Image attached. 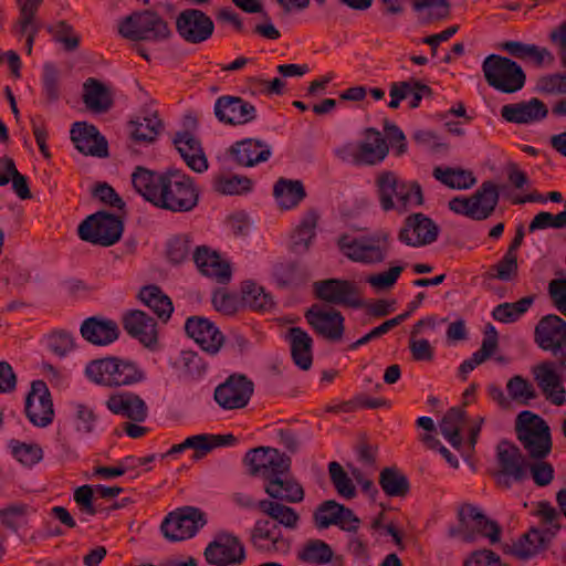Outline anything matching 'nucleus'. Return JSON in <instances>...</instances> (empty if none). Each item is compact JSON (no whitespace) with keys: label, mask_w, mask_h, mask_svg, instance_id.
I'll use <instances>...</instances> for the list:
<instances>
[{"label":"nucleus","mask_w":566,"mask_h":566,"mask_svg":"<svg viewBox=\"0 0 566 566\" xmlns=\"http://www.w3.org/2000/svg\"><path fill=\"white\" fill-rule=\"evenodd\" d=\"M134 189L155 207L171 212H189L198 202L200 190L195 180L178 169L165 172L142 166L132 174Z\"/></svg>","instance_id":"obj_1"},{"label":"nucleus","mask_w":566,"mask_h":566,"mask_svg":"<svg viewBox=\"0 0 566 566\" xmlns=\"http://www.w3.org/2000/svg\"><path fill=\"white\" fill-rule=\"evenodd\" d=\"M376 193L385 212L396 210L405 213L423 205V192L418 181L400 179L391 170H382L375 178Z\"/></svg>","instance_id":"obj_2"},{"label":"nucleus","mask_w":566,"mask_h":566,"mask_svg":"<svg viewBox=\"0 0 566 566\" xmlns=\"http://www.w3.org/2000/svg\"><path fill=\"white\" fill-rule=\"evenodd\" d=\"M85 374L93 382L106 387L130 386L145 379V373L135 363L117 357L92 360Z\"/></svg>","instance_id":"obj_3"},{"label":"nucleus","mask_w":566,"mask_h":566,"mask_svg":"<svg viewBox=\"0 0 566 566\" xmlns=\"http://www.w3.org/2000/svg\"><path fill=\"white\" fill-rule=\"evenodd\" d=\"M515 430L528 460H543L551 453L553 446L551 430L538 415L528 410L520 412Z\"/></svg>","instance_id":"obj_4"},{"label":"nucleus","mask_w":566,"mask_h":566,"mask_svg":"<svg viewBox=\"0 0 566 566\" xmlns=\"http://www.w3.org/2000/svg\"><path fill=\"white\" fill-rule=\"evenodd\" d=\"M339 251L353 262L374 264L382 262L388 254L390 235L380 230L370 235L343 234L337 240Z\"/></svg>","instance_id":"obj_5"},{"label":"nucleus","mask_w":566,"mask_h":566,"mask_svg":"<svg viewBox=\"0 0 566 566\" xmlns=\"http://www.w3.org/2000/svg\"><path fill=\"white\" fill-rule=\"evenodd\" d=\"M118 33L130 41L159 42L170 38L168 23L155 11H135L118 23Z\"/></svg>","instance_id":"obj_6"},{"label":"nucleus","mask_w":566,"mask_h":566,"mask_svg":"<svg viewBox=\"0 0 566 566\" xmlns=\"http://www.w3.org/2000/svg\"><path fill=\"white\" fill-rule=\"evenodd\" d=\"M458 526L448 531L450 537H460L464 542H473L478 535L488 537L491 543L500 541V525L489 520L476 506L463 504L458 511Z\"/></svg>","instance_id":"obj_7"},{"label":"nucleus","mask_w":566,"mask_h":566,"mask_svg":"<svg viewBox=\"0 0 566 566\" xmlns=\"http://www.w3.org/2000/svg\"><path fill=\"white\" fill-rule=\"evenodd\" d=\"M485 81L493 88L503 93H515L525 84V73L513 60L491 54L482 63Z\"/></svg>","instance_id":"obj_8"},{"label":"nucleus","mask_w":566,"mask_h":566,"mask_svg":"<svg viewBox=\"0 0 566 566\" xmlns=\"http://www.w3.org/2000/svg\"><path fill=\"white\" fill-rule=\"evenodd\" d=\"M534 340L556 358L560 371L566 373V321L555 314L543 316L535 326Z\"/></svg>","instance_id":"obj_9"},{"label":"nucleus","mask_w":566,"mask_h":566,"mask_svg":"<svg viewBox=\"0 0 566 566\" xmlns=\"http://www.w3.org/2000/svg\"><path fill=\"white\" fill-rule=\"evenodd\" d=\"M124 230L123 221L106 211L88 216L77 229L78 237L86 242L111 247L119 241Z\"/></svg>","instance_id":"obj_10"},{"label":"nucleus","mask_w":566,"mask_h":566,"mask_svg":"<svg viewBox=\"0 0 566 566\" xmlns=\"http://www.w3.org/2000/svg\"><path fill=\"white\" fill-rule=\"evenodd\" d=\"M249 468V474L261 476L265 482L291 471L292 460L285 453L271 447H258L249 450L243 459Z\"/></svg>","instance_id":"obj_11"},{"label":"nucleus","mask_w":566,"mask_h":566,"mask_svg":"<svg viewBox=\"0 0 566 566\" xmlns=\"http://www.w3.org/2000/svg\"><path fill=\"white\" fill-rule=\"evenodd\" d=\"M206 524L205 514L197 507L184 506L170 512L161 523L164 536L172 542L188 539Z\"/></svg>","instance_id":"obj_12"},{"label":"nucleus","mask_w":566,"mask_h":566,"mask_svg":"<svg viewBox=\"0 0 566 566\" xmlns=\"http://www.w3.org/2000/svg\"><path fill=\"white\" fill-rule=\"evenodd\" d=\"M557 361L543 360L532 367L533 379L543 397L554 406L566 403V388Z\"/></svg>","instance_id":"obj_13"},{"label":"nucleus","mask_w":566,"mask_h":566,"mask_svg":"<svg viewBox=\"0 0 566 566\" xmlns=\"http://www.w3.org/2000/svg\"><path fill=\"white\" fill-rule=\"evenodd\" d=\"M496 457L500 467L496 479L500 485L509 489L510 479L521 482L527 478L528 461L516 446L505 440L501 441L496 447Z\"/></svg>","instance_id":"obj_14"},{"label":"nucleus","mask_w":566,"mask_h":566,"mask_svg":"<svg viewBox=\"0 0 566 566\" xmlns=\"http://www.w3.org/2000/svg\"><path fill=\"white\" fill-rule=\"evenodd\" d=\"M254 385L244 375L232 374L214 389V400L224 410L244 408L253 395Z\"/></svg>","instance_id":"obj_15"},{"label":"nucleus","mask_w":566,"mask_h":566,"mask_svg":"<svg viewBox=\"0 0 566 566\" xmlns=\"http://www.w3.org/2000/svg\"><path fill=\"white\" fill-rule=\"evenodd\" d=\"M305 318L314 332L324 339L337 343L343 339L345 332V317L335 308H326L313 304L306 312Z\"/></svg>","instance_id":"obj_16"},{"label":"nucleus","mask_w":566,"mask_h":566,"mask_svg":"<svg viewBox=\"0 0 566 566\" xmlns=\"http://www.w3.org/2000/svg\"><path fill=\"white\" fill-rule=\"evenodd\" d=\"M313 286L316 297L326 303L353 308L364 306L358 287L352 281L327 279L315 282Z\"/></svg>","instance_id":"obj_17"},{"label":"nucleus","mask_w":566,"mask_h":566,"mask_svg":"<svg viewBox=\"0 0 566 566\" xmlns=\"http://www.w3.org/2000/svg\"><path fill=\"white\" fill-rule=\"evenodd\" d=\"M439 233V226L430 217L417 212L405 219L398 239L406 245L419 248L436 242Z\"/></svg>","instance_id":"obj_18"},{"label":"nucleus","mask_w":566,"mask_h":566,"mask_svg":"<svg viewBox=\"0 0 566 566\" xmlns=\"http://www.w3.org/2000/svg\"><path fill=\"white\" fill-rule=\"evenodd\" d=\"M176 30L186 42L199 44L211 38L214 23L203 11L186 9L176 19Z\"/></svg>","instance_id":"obj_19"},{"label":"nucleus","mask_w":566,"mask_h":566,"mask_svg":"<svg viewBox=\"0 0 566 566\" xmlns=\"http://www.w3.org/2000/svg\"><path fill=\"white\" fill-rule=\"evenodd\" d=\"M205 557L212 565H234L244 560L245 551L238 537L230 534H220L206 547Z\"/></svg>","instance_id":"obj_20"},{"label":"nucleus","mask_w":566,"mask_h":566,"mask_svg":"<svg viewBox=\"0 0 566 566\" xmlns=\"http://www.w3.org/2000/svg\"><path fill=\"white\" fill-rule=\"evenodd\" d=\"M213 111L218 120L227 125H245L256 118L255 106L239 96H220Z\"/></svg>","instance_id":"obj_21"},{"label":"nucleus","mask_w":566,"mask_h":566,"mask_svg":"<svg viewBox=\"0 0 566 566\" xmlns=\"http://www.w3.org/2000/svg\"><path fill=\"white\" fill-rule=\"evenodd\" d=\"M25 412L29 420L39 427H46L53 419V403L46 384L35 380L25 399Z\"/></svg>","instance_id":"obj_22"},{"label":"nucleus","mask_w":566,"mask_h":566,"mask_svg":"<svg viewBox=\"0 0 566 566\" xmlns=\"http://www.w3.org/2000/svg\"><path fill=\"white\" fill-rule=\"evenodd\" d=\"M185 331L205 352L212 355L220 350L224 342V337L218 327L202 316L187 318Z\"/></svg>","instance_id":"obj_23"},{"label":"nucleus","mask_w":566,"mask_h":566,"mask_svg":"<svg viewBox=\"0 0 566 566\" xmlns=\"http://www.w3.org/2000/svg\"><path fill=\"white\" fill-rule=\"evenodd\" d=\"M237 442V437L232 433L228 434H211L201 433L188 437L184 442L174 444L170 450L163 457L180 453L186 449H193V459L200 460L206 457L216 448L233 446Z\"/></svg>","instance_id":"obj_24"},{"label":"nucleus","mask_w":566,"mask_h":566,"mask_svg":"<svg viewBox=\"0 0 566 566\" xmlns=\"http://www.w3.org/2000/svg\"><path fill=\"white\" fill-rule=\"evenodd\" d=\"M251 543L255 549L265 553H285L290 542L283 537L277 524L259 520L251 531Z\"/></svg>","instance_id":"obj_25"},{"label":"nucleus","mask_w":566,"mask_h":566,"mask_svg":"<svg viewBox=\"0 0 566 566\" xmlns=\"http://www.w3.org/2000/svg\"><path fill=\"white\" fill-rule=\"evenodd\" d=\"M123 327L128 335L153 348L158 340L156 321L140 310H130L123 315Z\"/></svg>","instance_id":"obj_26"},{"label":"nucleus","mask_w":566,"mask_h":566,"mask_svg":"<svg viewBox=\"0 0 566 566\" xmlns=\"http://www.w3.org/2000/svg\"><path fill=\"white\" fill-rule=\"evenodd\" d=\"M71 139L76 149L84 155L101 158L108 156L107 142L93 125L75 123L71 129Z\"/></svg>","instance_id":"obj_27"},{"label":"nucleus","mask_w":566,"mask_h":566,"mask_svg":"<svg viewBox=\"0 0 566 566\" xmlns=\"http://www.w3.org/2000/svg\"><path fill=\"white\" fill-rule=\"evenodd\" d=\"M234 161L243 167H253L271 157V147L263 140L245 138L234 143L229 148Z\"/></svg>","instance_id":"obj_28"},{"label":"nucleus","mask_w":566,"mask_h":566,"mask_svg":"<svg viewBox=\"0 0 566 566\" xmlns=\"http://www.w3.org/2000/svg\"><path fill=\"white\" fill-rule=\"evenodd\" d=\"M172 142L178 153L191 170L202 174L208 169V159L201 144L191 133L178 132Z\"/></svg>","instance_id":"obj_29"},{"label":"nucleus","mask_w":566,"mask_h":566,"mask_svg":"<svg viewBox=\"0 0 566 566\" xmlns=\"http://www.w3.org/2000/svg\"><path fill=\"white\" fill-rule=\"evenodd\" d=\"M365 139L358 143V166H376L384 161L389 146L379 130L369 127L364 132Z\"/></svg>","instance_id":"obj_30"},{"label":"nucleus","mask_w":566,"mask_h":566,"mask_svg":"<svg viewBox=\"0 0 566 566\" xmlns=\"http://www.w3.org/2000/svg\"><path fill=\"white\" fill-rule=\"evenodd\" d=\"M548 114L546 105L538 98L527 102L506 104L501 108V116L509 123L530 124L544 119Z\"/></svg>","instance_id":"obj_31"},{"label":"nucleus","mask_w":566,"mask_h":566,"mask_svg":"<svg viewBox=\"0 0 566 566\" xmlns=\"http://www.w3.org/2000/svg\"><path fill=\"white\" fill-rule=\"evenodd\" d=\"M264 491L272 500L285 503H300L305 496L303 486L291 474V471L265 482Z\"/></svg>","instance_id":"obj_32"},{"label":"nucleus","mask_w":566,"mask_h":566,"mask_svg":"<svg viewBox=\"0 0 566 566\" xmlns=\"http://www.w3.org/2000/svg\"><path fill=\"white\" fill-rule=\"evenodd\" d=\"M106 406L113 413L126 417L134 422H143L148 415L146 402L139 396L128 391L112 395Z\"/></svg>","instance_id":"obj_33"},{"label":"nucleus","mask_w":566,"mask_h":566,"mask_svg":"<svg viewBox=\"0 0 566 566\" xmlns=\"http://www.w3.org/2000/svg\"><path fill=\"white\" fill-rule=\"evenodd\" d=\"M82 337L94 345H108L118 338L119 329L112 319L98 317L86 318L80 328Z\"/></svg>","instance_id":"obj_34"},{"label":"nucleus","mask_w":566,"mask_h":566,"mask_svg":"<svg viewBox=\"0 0 566 566\" xmlns=\"http://www.w3.org/2000/svg\"><path fill=\"white\" fill-rule=\"evenodd\" d=\"M193 261L203 275L212 277L219 283H227L230 281V265L208 248H197L193 253Z\"/></svg>","instance_id":"obj_35"},{"label":"nucleus","mask_w":566,"mask_h":566,"mask_svg":"<svg viewBox=\"0 0 566 566\" xmlns=\"http://www.w3.org/2000/svg\"><path fill=\"white\" fill-rule=\"evenodd\" d=\"M287 339L294 364L302 370H308L313 363L312 337L301 327H291L287 332Z\"/></svg>","instance_id":"obj_36"},{"label":"nucleus","mask_w":566,"mask_h":566,"mask_svg":"<svg viewBox=\"0 0 566 566\" xmlns=\"http://www.w3.org/2000/svg\"><path fill=\"white\" fill-rule=\"evenodd\" d=\"M83 102L94 113H106L113 106V95L104 83L90 77L83 84Z\"/></svg>","instance_id":"obj_37"},{"label":"nucleus","mask_w":566,"mask_h":566,"mask_svg":"<svg viewBox=\"0 0 566 566\" xmlns=\"http://www.w3.org/2000/svg\"><path fill=\"white\" fill-rule=\"evenodd\" d=\"M129 136L137 144H150L157 139L164 125L156 113L138 117L128 124Z\"/></svg>","instance_id":"obj_38"},{"label":"nucleus","mask_w":566,"mask_h":566,"mask_svg":"<svg viewBox=\"0 0 566 566\" xmlns=\"http://www.w3.org/2000/svg\"><path fill=\"white\" fill-rule=\"evenodd\" d=\"M139 300L148 306L163 322H167L174 306L170 297L166 295L158 286L148 285L144 286L138 294Z\"/></svg>","instance_id":"obj_39"},{"label":"nucleus","mask_w":566,"mask_h":566,"mask_svg":"<svg viewBox=\"0 0 566 566\" xmlns=\"http://www.w3.org/2000/svg\"><path fill=\"white\" fill-rule=\"evenodd\" d=\"M499 346V336L494 326L489 324L484 332V338L482 340L481 348L475 352L471 358L464 360L460 367L459 371L461 375L465 376L470 371H472L476 366L484 363L489 359L497 349Z\"/></svg>","instance_id":"obj_40"},{"label":"nucleus","mask_w":566,"mask_h":566,"mask_svg":"<svg viewBox=\"0 0 566 566\" xmlns=\"http://www.w3.org/2000/svg\"><path fill=\"white\" fill-rule=\"evenodd\" d=\"M379 485L390 497H405L410 491L408 478L396 467H386L380 471Z\"/></svg>","instance_id":"obj_41"},{"label":"nucleus","mask_w":566,"mask_h":566,"mask_svg":"<svg viewBox=\"0 0 566 566\" xmlns=\"http://www.w3.org/2000/svg\"><path fill=\"white\" fill-rule=\"evenodd\" d=\"M472 205L476 209L480 220L488 219L495 210L500 192L497 186L491 181H483L480 188L471 196Z\"/></svg>","instance_id":"obj_42"},{"label":"nucleus","mask_w":566,"mask_h":566,"mask_svg":"<svg viewBox=\"0 0 566 566\" xmlns=\"http://www.w3.org/2000/svg\"><path fill=\"white\" fill-rule=\"evenodd\" d=\"M274 197L282 209L296 207L306 196L303 184L300 180L280 178L273 189Z\"/></svg>","instance_id":"obj_43"},{"label":"nucleus","mask_w":566,"mask_h":566,"mask_svg":"<svg viewBox=\"0 0 566 566\" xmlns=\"http://www.w3.org/2000/svg\"><path fill=\"white\" fill-rule=\"evenodd\" d=\"M256 507L272 520L286 528H296L300 515L291 506L283 504L281 501L261 500L256 503Z\"/></svg>","instance_id":"obj_44"},{"label":"nucleus","mask_w":566,"mask_h":566,"mask_svg":"<svg viewBox=\"0 0 566 566\" xmlns=\"http://www.w3.org/2000/svg\"><path fill=\"white\" fill-rule=\"evenodd\" d=\"M465 412L462 408H451L439 423L441 434L450 442V444L460 449L462 446V437L460 428L464 422Z\"/></svg>","instance_id":"obj_45"},{"label":"nucleus","mask_w":566,"mask_h":566,"mask_svg":"<svg viewBox=\"0 0 566 566\" xmlns=\"http://www.w3.org/2000/svg\"><path fill=\"white\" fill-rule=\"evenodd\" d=\"M318 221V213L314 209H310L295 230L293 250L295 252H305L308 250L313 238L315 237V228Z\"/></svg>","instance_id":"obj_46"},{"label":"nucleus","mask_w":566,"mask_h":566,"mask_svg":"<svg viewBox=\"0 0 566 566\" xmlns=\"http://www.w3.org/2000/svg\"><path fill=\"white\" fill-rule=\"evenodd\" d=\"M432 175L437 180L452 189H469L476 181L473 174L464 169L436 167Z\"/></svg>","instance_id":"obj_47"},{"label":"nucleus","mask_w":566,"mask_h":566,"mask_svg":"<svg viewBox=\"0 0 566 566\" xmlns=\"http://www.w3.org/2000/svg\"><path fill=\"white\" fill-rule=\"evenodd\" d=\"M333 549L321 539H310L297 552V558L307 564H327L333 558Z\"/></svg>","instance_id":"obj_48"},{"label":"nucleus","mask_w":566,"mask_h":566,"mask_svg":"<svg viewBox=\"0 0 566 566\" xmlns=\"http://www.w3.org/2000/svg\"><path fill=\"white\" fill-rule=\"evenodd\" d=\"M534 303V296H525L514 303H502L497 305L492 316L501 323H513L517 321Z\"/></svg>","instance_id":"obj_49"},{"label":"nucleus","mask_w":566,"mask_h":566,"mask_svg":"<svg viewBox=\"0 0 566 566\" xmlns=\"http://www.w3.org/2000/svg\"><path fill=\"white\" fill-rule=\"evenodd\" d=\"M242 302L253 311H266L272 308L273 300L264 289L253 282H244L242 285Z\"/></svg>","instance_id":"obj_50"},{"label":"nucleus","mask_w":566,"mask_h":566,"mask_svg":"<svg viewBox=\"0 0 566 566\" xmlns=\"http://www.w3.org/2000/svg\"><path fill=\"white\" fill-rule=\"evenodd\" d=\"M328 473L338 495L345 499H353L356 496V488L352 479L338 462L333 461L328 464Z\"/></svg>","instance_id":"obj_51"},{"label":"nucleus","mask_w":566,"mask_h":566,"mask_svg":"<svg viewBox=\"0 0 566 566\" xmlns=\"http://www.w3.org/2000/svg\"><path fill=\"white\" fill-rule=\"evenodd\" d=\"M214 190L222 195H240L252 187V181L244 176H218L213 182Z\"/></svg>","instance_id":"obj_52"},{"label":"nucleus","mask_w":566,"mask_h":566,"mask_svg":"<svg viewBox=\"0 0 566 566\" xmlns=\"http://www.w3.org/2000/svg\"><path fill=\"white\" fill-rule=\"evenodd\" d=\"M174 365L184 376L190 378H199L207 370L203 359L191 350L182 352Z\"/></svg>","instance_id":"obj_53"},{"label":"nucleus","mask_w":566,"mask_h":566,"mask_svg":"<svg viewBox=\"0 0 566 566\" xmlns=\"http://www.w3.org/2000/svg\"><path fill=\"white\" fill-rule=\"evenodd\" d=\"M510 397L522 405H527L537 397L533 385L522 376H513L506 384Z\"/></svg>","instance_id":"obj_54"},{"label":"nucleus","mask_w":566,"mask_h":566,"mask_svg":"<svg viewBox=\"0 0 566 566\" xmlns=\"http://www.w3.org/2000/svg\"><path fill=\"white\" fill-rule=\"evenodd\" d=\"M343 506V504L337 503L335 500H327L321 503L313 515L315 526L324 530L331 525H337L338 514H340L338 507Z\"/></svg>","instance_id":"obj_55"},{"label":"nucleus","mask_w":566,"mask_h":566,"mask_svg":"<svg viewBox=\"0 0 566 566\" xmlns=\"http://www.w3.org/2000/svg\"><path fill=\"white\" fill-rule=\"evenodd\" d=\"M1 167L11 176L12 189L17 196L22 199H30L32 197L27 178L21 175L10 157L0 158Z\"/></svg>","instance_id":"obj_56"},{"label":"nucleus","mask_w":566,"mask_h":566,"mask_svg":"<svg viewBox=\"0 0 566 566\" xmlns=\"http://www.w3.org/2000/svg\"><path fill=\"white\" fill-rule=\"evenodd\" d=\"M48 31L69 52L75 51L80 45V36L75 34L73 27L66 21H59L54 27H49Z\"/></svg>","instance_id":"obj_57"},{"label":"nucleus","mask_w":566,"mask_h":566,"mask_svg":"<svg viewBox=\"0 0 566 566\" xmlns=\"http://www.w3.org/2000/svg\"><path fill=\"white\" fill-rule=\"evenodd\" d=\"M492 270L495 271V274H491V276L497 280L511 281L515 279L518 271L517 255H514L512 252H505L504 256L492 266Z\"/></svg>","instance_id":"obj_58"},{"label":"nucleus","mask_w":566,"mask_h":566,"mask_svg":"<svg viewBox=\"0 0 566 566\" xmlns=\"http://www.w3.org/2000/svg\"><path fill=\"white\" fill-rule=\"evenodd\" d=\"M531 473V476L534 483L538 486L548 485L554 479V468L551 463L543 460H530L527 467V473Z\"/></svg>","instance_id":"obj_59"},{"label":"nucleus","mask_w":566,"mask_h":566,"mask_svg":"<svg viewBox=\"0 0 566 566\" xmlns=\"http://www.w3.org/2000/svg\"><path fill=\"white\" fill-rule=\"evenodd\" d=\"M273 276L281 286L294 284L300 277L298 264L293 261L281 262L274 266Z\"/></svg>","instance_id":"obj_60"},{"label":"nucleus","mask_w":566,"mask_h":566,"mask_svg":"<svg viewBox=\"0 0 566 566\" xmlns=\"http://www.w3.org/2000/svg\"><path fill=\"white\" fill-rule=\"evenodd\" d=\"M50 349L59 357H64L74 348L72 335L65 331H56L49 335Z\"/></svg>","instance_id":"obj_61"},{"label":"nucleus","mask_w":566,"mask_h":566,"mask_svg":"<svg viewBox=\"0 0 566 566\" xmlns=\"http://www.w3.org/2000/svg\"><path fill=\"white\" fill-rule=\"evenodd\" d=\"M402 271L403 266L401 265L391 266L385 272L370 275L367 279V282L377 290H386L391 287L397 282Z\"/></svg>","instance_id":"obj_62"},{"label":"nucleus","mask_w":566,"mask_h":566,"mask_svg":"<svg viewBox=\"0 0 566 566\" xmlns=\"http://www.w3.org/2000/svg\"><path fill=\"white\" fill-rule=\"evenodd\" d=\"M75 431L78 433H91L94 430L96 416L91 408L85 405H76Z\"/></svg>","instance_id":"obj_63"},{"label":"nucleus","mask_w":566,"mask_h":566,"mask_svg":"<svg viewBox=\"0 0 566 566\" xmlns=\"http://www.w3.org/2000/svg\"><path fill=\"white\" fill-rule=\"evenodd\" d=\"M548 295L556 310L566 316V279H554L548 283Z\"/></svg>","instance_id":"obj_64"}]
</instances>
